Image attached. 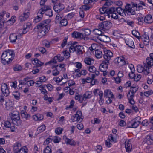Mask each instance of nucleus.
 I'll return each mask as SVG.
<instances>
[{"mask_svg":"<svg viewBox=\"0 0 153 153\" xmlns=\"http://www.w3.org/2000/svg\"><path fill=\"white\" fill-rule=\"evenodd\" d=\"M143 2L139 1L137 3L131 2V4H127L125 6V12L129 15H134L136 14L135 10H140L143 9Z\"/></svg>","mask_w":153,"mask_h":153,"instance_id":"nucleus-1","label":"nucleus"},{"mask_svg":"<svg viewBox=\"0 0 153 153\" xmlns=\"http://www.w3.org/2000/svg\"><path fill=\"white\" fill-rule=\"evenodd\" d=\"M50 19H46L42 22L37 26L38 29V36L40 37H42L45 35L48 31V28L47 26L50 22Z\"/></svg>","mask_w":153,"mask_h":153,"instance_id":"nucleus-2","label":"nucleus"},{"mask_svg":"<svg viewBox=\"0 0 153 153\" xmlns=\"http://www.w3.org/2000/svg\"><path fill=\"white\" fill-rule=\"evenodd\" d=\"M14 56V52L10 50H6L4 52L1 56L2 63L4 65L9 64Z\"/></svg>","mask_w":153,"mask_h":153,"instance_id":"nucleus-3","label":"nucleus"},{"mask_svg":"<svg viewBox=\"0 0 153 153\" xmlns=\"http://www.w3.org/2000/svg\"><path fill=\"white\" fill-rule=\"evenodd\" d=\"M146 60V64L144 65V74L147 75L152 71L150 69L153 66V53L149 54V57H147Z\"/></svg>","mask_w":153,"mask_h":153,"instance_id":"nucleus-4","label":"nucleus"},{"mask_svg":"<svg viewBox=\"0 0 153 153\" xmlns=\"http://www.w3.org/2000/svg\"><path fill=\"white\" fill-rule=\"evenodd\" d=\"M11 114V118L13 123L18 126L21 125L22 122L20 119L19 112L17 111H14Z\"/></svg>","mask_w":153,"mask_h":153,"instance_id":"nucleus-5","label":"nucleus"},{"mask_svg":"<svg viewBox=\"0 0 153 153\" xmlns=\"http://www.w3.org/2000/svg\"><path fill=\"white\" fill-rule=\"evenodd\" d=\"M40 10L42 11V13L43 15L45 13L46 15L48 16L49 17L52 16L53 15V12L51 6L47 5L44 6L42 7Z\"/></svg>","mask_w":153,"mask_h":153,"instance_id":"nucleus-6","label":"nucleus"},{"mask_svg":"<svg viewBox=\"0 0 153 153\" xmlns=\"http://www.w3.org/2000/svg\"><path fill=\"white\" fill-rule=\"evenodd\" d=\"M99 26L100 29H102L104 30H107L112 27V24L109 21H105L100 23Z\"/></svg>","mask_w":153,"mask_h":153,"instance_id":"nucleus-7","label":"nucleus"},{"mask_svg":"<svg viewBox=\"0 0 153 153\" xmlns=\"http://www.w3.org/2000/svg\"><path fill=\"white\" fill-rule=\"evenodd\" d=\"M82 115L81 111H78L75 114L71 116V120L73 122L77 121L78 122H80L82 121L83 120L81 117Z\"/></svg>","mask_w":153,"mask_h":153,"instance_id":"nucleus-8","label":"nucleus"},{"mask_svg":"<svg viewBox=\"0 0 153 153\" xmlns=\"http://www.w3.org/2000/svg\"><path fill=\"white\" fill-rule=\"evenodd\" d=\"M113 56V53L109 50H106L104 51L103 57L104 59V61H108L109 62V60Z\"/></svg>","mask_w":153,"mask_h":153,"instance_id":"nucleus-9","label":"nucleus"},{"mask_svg":"<svg viewBox=\"0 0 153 153\" xmlns=\"http://www.w3.org/2000/svg\"><path fill=\"white\" fill-rule=\"evenodd\" d=\"M71 49H70V52L73 53L74 51H76V53L79 54H82L83 52L82 50L83 49V47L82 46L78 45L76 47L74 46L72 47L71 48Z\"/></svg>","mask_w":153,"mask_h":153,"instance_id":"nucleus-10","label":"nucleus"},{"mask_svg":"<svg viewBox=\"0 0 153 153\" xmlns=\"http://www.w3.org/2000/svg\"><path fill=\"white\" fill-rule=\"evenodd\" d=\"M109 64V62L108 61H102V63L99 66V69L100 71H107L108 67V65Z\"/></svg>","mask_w":153,"mask_h":153,"instance_id":"nucleus-11","label":"nucleus"},{"mask_svg":"<svg viewBox=\"0 0 153 153\" xmlns=\"http://www.w3.org/2000/svg\"><path fill=\"white\" fill-rule=\"evenodd\" d=\"M144 142L148 145L153 144V135L149 134L146 135L144 139Z\"/></svg>","mask_w":153,"mask_h":153,"instance_id":"nucleus-12","label":"nucleus"},{"mask_svg":"<svg viewBox=\"0 0 153 153\" xmlns=\"http://www.w3.org/2000/svg\"><path fill=\"white\" fill-rule=\"evenodd\" d=\"M64 7L63 4L59 3L58 4H55L53 7V9L57 13H60L64 9Z\"/></svg>","mask_w":153,"mask_h":153,"instance_id":"nucleus-13","label":"nucleus"},{"mask_svg":"<svg viewBox=\"0 0 153 153\" xmlns=\"http://www.w3.org/2000/svg\"><path fill=\"white\" fill-rule=\"evenodd\" d=\"M1 91L4 95L7 97L9 94V90L6 84L4 83L1 87Z\"/></svg>","mask_w":153,"mask_h":153,"instance_id":"nucleus-14","label":"nucleus"},{"mask_svg":"<svg viewBox=\"0 0 153 153\" xmlns=\"http://www.w3.org/2000/svg\"><path fill=\"white\" fill-rule=\"evenodd\" d=\"M133 40V38L132 37H130L126 39L125 42L129 47L133 48H134V45Z\"/></svg>","mask_w":153,"mask_h":153,"instance_id":"nucleus-15","label":"nucleus"},{"mask_svg":"<svg viewBox=\"0 0 153 153\" xmlns=\"http://www.w3.org/2000/svg\"><path fill=\"white\" fill-rule=\"evenodd\" d=\"M97 38L101 41L105 42H109L111 41L110 37L107 36L102 34V35L97 37Z\"/></svg>","mask_w":153,"mask_h":153,"instance_id":"nucleus-16","label":"nucleus"},{"mask_svg":"<svg viewBox=\"0 0 153 153\" xmlns=\"http://www.w3.org/2000/svg\"><path fill=\"white\" fill-rule=\"evenodd\" d=\"M21 145L19 142L16 143L13 146V150L14 153H18L20 150Z\"/></svg>","mask_w":153,"mask_h":153,"instance_id":"nucleus-17","label":"nucleus"},{"mask_svg":"<svg viewBox=\"0 0 153 153\" xmlns=\"http://www.w3.org/2000/svg\"><path fill=\"white\" fill-rule=\"evenodd\" d=\"M30 15L29 12H24L23 14H21L19 17V20L22 22L26 20L29 17Z\"/></svg>","mask_w":153,"mask_h":153,"instance_id":"nucleus-18","label":"nucleus"},{"mask_svg":"<svg viewBox=\"0 0 153 153\" xmlns=\"http://www.w3.org/2000/svg\"><path fill=\"white\" fill-rule=\"evenodd\" d=\"M42 11H40V10L38 12L37 16L34 19V22L35 23H37L40 21L43 17V14L42 13Z\"/></svg>","mask_w":153,"mask_h":153,"instance_id":"nucleus-19","label":"nucleus"},{"mask_svg":"<svg viewBox=\"0 0 153 153\" xmlns=\"http://www.w3.org/2000/svg\"><path fill=\"white\" fill-rule=\"evenodd\" d=\"M81 34H82V33H80L75 31L72 33L71 35L73 38H79L81 39H83Z\"/></svg>","mask_w":153,"mask_h":153,"instance_id":"nucleus-20","label":"nucleus"},{"mask_svg":"<svg viewBox=\"0 0 153 153\" xmlns=\"http://www.w3.org/2000/svg\"><path fill=\"white\" fill-rule=\"evenodd\" d=\"M131 124V126H129L128 128H136L139 124L140 123V122L138 121H136V120H132L130 123Z\"/></svg>","mask_w":153,"mask_h":153,"instance_id":"nucleus-21","label":"nucleus"},{"mask_svg":"<svg viewBox=\"0 0 153 153\" xmlns=\"http://www.w3.org/2000/svg\"><path fill=\"white\" fill-rule=\"evenodd\" d=\"M144 21L146 23H151L153 22L151 15L149 14L146 16L144 19Z\"/></svg>","mask_w":153,"mask_h":153,"instance_id":"nucleus-22","label":"nucleus"},{"mask_svg":"<svg viewBox=\"0 0 153 153\" xmlns=\"http://www.w3.org/2000/svg\"><path fill=\"white\" fill-rule=\"evenodd\" d=\"M33 119L35 120H41L43 119V116L42 114H37L32 116Z\"/></svg>","mask_w":153,"mask_h":153,"instance_id":"nucleus-23","label":"nucleus"},{"mask_svg":"<svg viewBox=\"0 0 153 153\" xmlns=\"http://www.w3.org/2000/svg\"><path fill=\"white\" fill-rule=\"evenodd\" d=\"M17 39V36L16 33H12L9 36V39L11 43H15Z\"/></svg>","mask_w":153,"mask_h":153,"instance_id":"nucleus-24","label":"nucleus"},{"mask_svg":"<svg viewBox=\"0 0 153 153\" xmlns=\"http://www.w3.org/2000/svg\"><path fill=\"white\" fill-rule=\"evenodd\" d=\"M125 146L127 152H130L131 151L132 146L130 143H129L128 140H126L125 143Z\"/></svg>","mask_w":153,"mask_h":153,"instance_id":"nucleus-25","label":"nucleus"},{"mask_svg":"<svg viewBox=\"0 0 153 153\" xmlns=\"http://www.w3.org/2000/svg\"><path fill=\"white\" fill-rule=\"evenodd\" d=\"M91 97V94L89 92H86L82 96V98L81 101H85L87 99L90 98Z\"/></svg>","mask_w":153,"mask_h":153,"instance_id":"nucleus-26","label":"nucleus"},{"mask_svg":"<svg viewBox=\"0 0 153 153\" xmlns=\"http://www.w3.org/2000/svg\"><path fill=\"white\" fill-rule=\"evenodd\" d=\"M107 7H105V5H103V7L102 8L100 9V12L101 14H104L107 15V13L108 9L107 8Z\"/></svg>","mask_w":153,"mask_h":153,"instance_id":"nucleus-27","label":"nucleus"},{"mask_svg":"<svg viewBox=\"0 0 153 153\" xmlns=\"http://www.w3.org/2000/svg\"><path fill=\"white\" fill-rule=\"evenodd\" d=\"M137 87H134L133 88H131L130 91L127 95L128 96V97L129 95H130L131 96H134V94L137 91Z\"/></svg>","mask_w":153,"mask_h":153,"instance_id":"nucleus-28","label":"nucleus"},{"mask_svg":"<svg viewBox=\"0 0 153 153\" xmlns=\"http://www.w3.org/2000/svg\"><path fill=\"white\" fill-rule=\"evenodd\" d=\"M82 33V36L83 38V39H85V38L87 36H89L90 35L91 33V30L88 29H86L85 30V31L84 32Z\"/></svg>","mask_w":153,"mask_h":153,"instance_id":"nucleus-29","label":"nucleus"},{"mask_svg":"<svg viewBox=\"0 0 153 153\" xmlns=\"http://www.w3.org/2000/svg\"><path fill=\"white\" fill-rule=\"evenodd\" d=\"M116 9L115 7H110L108 9V13H107V16H110L111 14L116 13Z\"/></svg>","mask_w":153,"mask_h":153,"instance_id":"nucleus-30","label":"nucleus"},{"mask_svg":"<svg viewBox=\"0 0 153 153\" xmlns=\"http://www.w3.org/2000/svg\"><path fill=\"white\" fill-rule=\"evenodd\" d=\"M34 61L35 63L36 67H37L41 66L44 64L43 62H41L37 58L35 59L34 60Z\"/></svg>","mask_w":153,"mask_h":153,"instance_id":"nucleus-31","label":"nucleus"},{"mask_svg":"<svg viewBox=\"0 0 153 153\" xmlns=\"http://www.w3.org/2000/svg\"><path fill=\"white\" fill-rule=\"evenodd\" d=\"M94 61V60L92 59L89 57H86L84 60V62L85 63L88 65H90L91 64L92 61L93 62Z\"/></svg>","mask_w":153,"mask_h":153,"instance_id":"nucleus-32","label":"nucleus"},{"mask_svg":"<svg viewBox=\"0 0 153 153\" xmlns=\"http://www.w3.org/2000/svg\"><path fill=\"white\" fill-rule=\"evenodd\" d=\"M93 32L94 34L96 35H98L99 36L102 35L104 33L102 32L101 30L97 29H94L93 30Z\"/></svg>","mask_w":153,"mask_h":153,"instance_id":"nucleus-33","label":"nucleus"},{"mask_svg":"<svg viewBox=\"0 0 153 153\" xmlns=\"http://www.w3.org/2000/svg\"><path fill=\"white\" fill-rule=\"evenodd\" d=\"M144 45H147L149 44V36L146 34L145 33H144Z\"/></svg>","mask_w":153,"mask_h":153,"instance_id":"nucleus-34","label":"nucleus"},{"mask_svg":"<svg viewBox=\"0 0 153 153\" xmlns=\"http://www.w3.org/2000/svg\"><path fill=\"white\" fill-rule=\"evenodd\" d=\"M4 126L3 127L4 129H6L7 128H9L11 126V123L8 121H6L4 122L3 124Z\"/></svg>","mask_w":153,"mask_h":153,"instance_id":"nucleus-35","label":"nucleus"},{"mask_svg":"<svg viewBox=\"0 0 153 153\" xmlns=\"http://www.w3.org/2000/svg\"><path fill=\"white\" fill-rule=\"evenodd\" d=\"M102 52L99 50H96L95 52V55L97 58H100L102 56Z\"/></svg>","mask_w":153,"mask_h":153,"instance_id":"nucleus-36","label":"nucleus"},{"mask_svg":"<svg viewBox=\"0 0 153 153\" xmlns=\"http://www.w3.org/2000/svg\"><path fill=\"white\" fill-rule=\"evenodd\" d=\"M77 42H68V46H69V45H70V46H69V47H68V48H69V51L70 52V49H71V48H72V47L74 46V47H76V46L78 45H76V44H77Z\"/></svg>","mask_w":153,"mask_h":153,"instance_id":"nucleus-37","label":"nucleus"},{"mask_svg":"<svg viewBox=\"0 0 153 153\" xmlns=\"http://www.w3.org/2000/svg\"><path fill=\"white\" fill-rule=\"evenodd\" d=\"M13 95L16 100H19L20 98V93L18 91H15L13 92Z\"/></svg>","mask_w":153,"mask_h":153,"instance_id":"nucleus-38","label":"nucleus"},{"mask_svg":"<svg viewBox=\"0 0 153 153\" xmlns=\"http://www.w3.org/2000/svg\"><path fill=\"white\" fill-rule=\"evenodd\" d=\"M101 1H105V2L104 4V5H105V7H107L111 5L113 3V2L111 0H101Z\"/></svg>","mask_w":153,"mask_h":153,"instance_id":"nucleus-39","label":"nucleus"},{"mask_svg":"<svg viewBox=\"0 0 153 153\" xmlns=\"http://www.w3.org/2000/svg\"><path fill=\"white\" fill-rule=\"evenodd\" d=\"M21 116L22 118H25L26 119H28L30 117V115L28 114L26 112L21 114Z\"/></svg>","mask_w":153,"mask_h":153,"instance_id":"nucleus-40","label":"nucleus"},{"mask_svg":"<svg viewBox=\"0 0 153 153\" xmlns=\"http://www.w3.org/2000/svg\"><path fill=\"white\" fill-rule=\"evenodd\" d=\"M46 129V126L45 125H42L38 128L37 130L39 132L44 131Z\"/></svg>","mask_w":153,"mask_h":153,"instance_id":"nucleus-41","label":"nucleus"},{"mask_svg":"<svg viewBox=\"0 0 153 153\" xmlns=\"http://www.w3.org/2000/svg\"><path fill=\"white\" fill-rule=\"evenodd\" d=\"M60 24L62 26H66L68 25V21L66 19H63L60 21Z\"/></svg>","mask_w":153,"mask_h":153,"instance_id":"nucleus-42","label":"nucleus"},{"mask_svg":"<svg viewBox=\"0 0 153 153\" xmlns=\"http://www.w3.org/2000/svg\"><path fill=\"white\" fill-rule=\"evenodd\" d=\"M28 149L26 146H23L21 148L19 153H27Z\"/></svg>","mask_w":153,"mask_h":153,"instance_id":"nucleus-43","label":"nucleus"},{"mask_svg":"<svg viewBox=\"0 0 153 153\" xmlns=\"http://www.w3.org/2000/svg\"><path fill=\"white\" fill-rule=\"evenodd\" d=\"M75 99L76 100H78L80 103H82L83 101H81L82 98V95H80L78 93L76 94Z\"/></svg>","mask_w":153,"mask_h":153,"instance_id":"nucleus-44","label":"nucleus"},{"mask_svg":"<svg viewBox=\"0 0 153 153\" xmlns=\"http://www.w3.org/2000/svg\"><path fill=\"white\" fill-rule=\"evenodd\" d=\"M27 28H24L23 29H21L19 30V33L20 35H22L23 34H26L28 31Z\"/></svg>","mask_w":153,"mask_h":153,"instance_id":"nucleus-45","label":"nucleus"},{"mask_svg":"<svg viewBox=\"0 0 153 153\" xmlns=\"http://www.w3.org/2000/svg\"><path fill=\"white\" fill-rule=\"evenodd\" d=\"M132 34L137 39H139L140 37L139 33L136 30H134L132 31Z\"/></svg>","mask_w":153,"mask_h":153,"instance_id":"nucleus-46","label":"nucleus"},{"mask_svg":"<svg viewBox=\"0 0 153 153\" xmlns=\"http://www.w3.org/2000/svg\"><path fill=\"white\" fill-rule=\"evenodd\" d=\"M116 13H118L120 14H121V13L125 12L124 10L122 9L121 7H116Z\"/></svg>","mask_w":153,"mask_h":153,"instance_id":"nucleus-47","label":"nucleus"},{"mask_svg":"<svg viewBox=\"0 0 153 153\" xmlns=\"http://www.w3.org/2000/svg\"><path fill=\"white\" fill-rule=\"evenodd\" d=\"M66 143L67 144H70L73 146H75L76 144V143L74 140L72 139H68Z\"/></svg>","mask_w":153,"mask_h":153,"instance_id":"nucleus-48","label":"nucleus"},{"mask_svg":"<svg viewBox=\"0 0 153 153\" xmlns=\"http://www.w3.org/2000/svg\"><path fill=\"white\" fill-rule=\"evenodd\" d=\"M130 69L131 70V72L129 74V76L131 79H134V80L135 75V74H134V72H133L132 71L133 69H132L131 67H130Z\"/></svg>","mask_w":153,"mask_h":153,"instance_id":"nucleus-49","label":"nucleus"},{"mask_svg":"<svg viewBox=\"0 0 153 153\" xmlns=\"http://www.w3.org/2000/svg\"><path fill=\"white\" fill-rule=\"evenodd\" d=\"M137 71L139 73H141L143 71V67L141 65H138L137 66Z\"/></svg>","mask_w":153,"mask_h":153,"instance_id":"nucleus-50","label":"nucleus"},{"mask_svg":"<svg viewBox=\"0 0 153 153\" xmlns=\"http://www.w3.org/2000/svg\"><path fill=\"white\" fill-rule=\"evenodd\" d=\"M153 93V91L152 90L144 91V95L146 97H148L149 95Z\"/></svg>","mask_w":153,"mask_h":153,"instance_id":"nucleus-51","label":"nucleus"},{"mask_svg":"<svg viewBox=\"0 0 153 153\" xmlns=\"http://www.w3.org/2000/svg\"><path fill=\"white\" fill-rule=\"evenodd\" d=\"M88 70L90 72L94 73L96 71V68L93 65L90 66L89 67Z\"/></svg>","mask_w":153,"mask_h":153,"instance_id":"nucleus-52","label":"nucleus"},{"mask_svg":"<svg viewBox=\"0 0 153 153\" xmlns=\"http://www.w3.org/2000/svg\"><path fill=\"white\" fill-rule=\"evenodd\" d=\"M63 131V129L61 128H56L55 130L56 133L58 135L61 134Z\"/></svg>","mask_w":153,"mask_h":153,"instance_id":"nucleus-53","label":"nucleus"},{"mask_svg":"<svg viewBox=\"0 0 153 153\" xmlns=\"http://www.w3.org/2000/svg\"><path fill=\"white\" fill-rule=\"evenodd\" d=\"M62 53L64 55V56L67 59H68L70 57V53L67 50L63 51Z\"/></svg>","mask_w":153,"mask_h":153,"instance_id":"nucleus-54","label":"nucleus"},{"mask_svg":"<svg viewBox=\"0 0 153 153\" xmlns=\"http://www.w3.org/2000/svg\"><path fill=\"white\" fill-rule=\"evenodd\" d=\"M52 150L48 146H47L44 150V153H51Z\"/></svg>","mask_w":153,"mask_h":153,"instance_id":"nucleus-55","label":"nucleus"},{"mask_svg":"<svg viewBox=\"0 0 153 153\" xmlns=\"http://www.w3.org/2000/svg\"><path fill=\"white\" fill-rule=\"evenodd\" d=\"M68 39V37H66L63 39L61 45V46L62 48L64 47L66 44Z\"/></svg>","mask_w":153,"mask_h":153,"instance_id":"nucleus-56","label":"nucleus"},{"mask_svg":"<svg viewBox=\"0 0 153 153\" xmlns=\"http://www.w3.org/2000/svg\"><path fill=\"white\" fill-rule=\"evenodd\" d=\"M97 46V45L95 44H93L89 48V49L91 51H93V50H96V47Z\"/></svg>","mask_w":153,"mask_h":153,"instance_id":"nucleus-57","label":"nucleus"},{"mask_svg":"<svg viewBox=\"0 0 153 153\" xmlns=\"http://www.w3.org/2000/svg\"><path fill=\"white\" fill-rule=\"evenodd\" d=\"M108 16L109 18L110 17H111L112 18L115 19H117L118 18V15L117 14V13H112V14L110 15V16Z\"/></svg>","mask_w":153,"mask_h":153,"instance_id":"nucleus-58","label":"nucleus"},{"mask_svg":"<svg viewBox=\"0 0 153 153\" xmlns=\"http://www.w3.org/2000/svg\"><path fill=\"white\" fill-rule=\"evenodd\" d=\"M62 17V14H61V13H57V14L56 17V19L57 20H60Z\"/></svg>","mask_w":153,"mask_h":153,"instance_id":"nucleus-59","label":"nucleus"},{"mask_svg":"<svg viewBox=\"0 0 153 153\" xmlns=\"http://www.w3.org/2000/svg\"><path fill=\"white\" fill-rule=\"evenodd\" d=\"M55 58H56V57H55L53 58L52 60L48 62H46L45 64V65H47L48 64H50L52 63H56L57 62L56 61V59Z\"/></svg>","mask_w":153,"mask_h":153,"instance_id":"nucleus-60","label":"nucleus"},{"mask_svg":"<svg viewBox=\"0 0 153 153\" xmlns=\"http://www.w3.org/2000/svg\"><path fill=\"white\" fill-rule=\"evenodd\" d=\"M55 57H56L59 62L62 61L64 59V57L61 56V55L60 54H58Z\"/></svg>","mask_w":153,"mask_h":153,"instance_id":"nucleus-61","label":"nucleus"},{"mask_svg":"<svg viewBox=\"0 0 153 153\" xmlns=\"http://www.w3.org/2000/svg\"><path fill=\"white\" fill-rule=\"evenodd\" d=\"M86 74V70H82L80 73L77 74V76L80 77L81 75H85Z\"/></svg>","mask_w":153,"mask_h":153,"instance_id":"nucleus-62","label":"nucleus"},{"mask_svg":"<svg viewBox=\"0 0 153 153\" xmlns=\"http://www.w3.org/2000/svg\"><path fill=\"white\" fill-rule=\"evenodd\" d=\"M74 15L75 13H71L66 16L67 18L68 19H71L74 16Z\"/></svg>","mask_w":153,"mask_h":153,"instance_id":"nucleus-63","label":"nucleus"},{"mask_svg":"<svg viewBox=\"0 0 153 153\" xmlns=\"http://www.w3.org/2000/svg\"><path fill=\"white\" fill-rule=\"evenodd\" d=\"M91 7L87 5H84L82 6V8L85 11L88 10Z\"/></svg>","mask_w":153,"mask_h":153,"instance_id":"nucleus-64","label":"nucleus"}]
</instances>
